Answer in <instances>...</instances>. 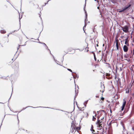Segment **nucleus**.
Wrapping results in <instances>:
<instances>
[{
	"instance_id": "nucleus-1",
	"label": "nucleus",
	"mask_w": 134,
	"mask_h": 134,
	"mask_svg": "<svg viewBox=\"0 0 134 134\" xmlns=\"http://www.w3.org/2000/svg\"><path fill=\"white\" fill-rule=\"evenodd\" d=\"M102 121H100L99 119H98L97 122H96V124H97V126L98 127V129L103 131H104V129L102 126Z\"/></svg>"
},
{
	"instance_id": "nucleus-2",
	"label": "nucleus",
	"mask_w": 134,
	"mask_h": 134,
	"mask_svg": "<svg viewBox=\"0 0 134 134\" xmlns=\"http://www.w3.org/2000/svg\"><path fill=\"white\" fill-rule=\"evenodd\" d=\"M121 28L123 31L125 33H127L129 31V26H128L126 25L124 27L121 26Z\"/></svg>"
},
{
	"instance_id": "nucleus-3",
	"label": "nucleus",
	"mask_w": 134,
	"mask_h": 134,
	"mask_svg": "<svg viewBox=\"0 0 134 134\" xmlns=\"http://www.w3.org/2000/svg\"><path fill=\"white\" fill-rule=\"evenodd\" d=\"M127 46V45H125L124 46L123 48V50L125 52H126L128 51V48Z\"/></svg>"
},
{
	"instance_id": "nucleus-4",
	"label": "nucleus",
	"mask_w": 134,
	"mask_h": 134,
	"mask_svg": "<svg viewBox=\"0 0 134 134\" xmlns=\"http://www.w3.org/2000/svg\"><path fill=\"white\" fill-rule=\"evenodd\" d=\"M125 40V44L126 45H127V46H129V44L128 43V42L129 41L128 38V37H127V38Z\"/></svg>"
},
{
	"instance_id": "nucleus-5",
	"label": "nucleus",
	"mask_w": 134,
	"mask_h": 134,
	"mask_svg": "<svg viewBox=\"0 0 134 134\" xmlns=\"http://www.w3.org/2000/svg\"><path fill=\"white\" fill-rule=\"evenodd\" d=\"M131 5V4H129L128 5L125 6L124 8H123L124 11L126 10Z\"/></svg>"
},
{
	"instance_id": "nucleus-6",
	"label": "nucleus",
	"mask_w": 134,
	"mask_h": 134,
	"mask_svg": "<svg viewBox=\"0 0 134 134\" xmlns=\"http://www.w3.org/2000/svg\"><path fill=\"white\" fill-rule=\"evenodd\" d=\"M131 5V4H129L128 5L125 6L124 8H123L124 11L126 10Z\"/></svg>"
},
{
	"instance_id": "nucleus-7",
	"label": "nucleus",
	"mask_w": 134,
	"mask_h": 134,
	"mask_svg": "<svg viewBox=\"0 0 134 134\" xmlns=\"http://www.w3.org/2000/svg\"><path fill=\"white\" fill-rule=\"evenodd\" d=\"M116 47L117 50H119V46H118V40L117 39H116Z\"/></svg>"
},
{
	"instance_id": "nucleus-8",
	"label": "nucleus",
	"mask_w": 134,
	"mask_h": 134,
	"mask_svg": "<svg viewBox=\"0 0 134 134\" xmlns=\"http://www.w3.org/2000/svg\"><path fill=\"white\" fill-rule=\"evenodd\" d=\"M85 7H84V9L85 11V14H86V19H85V21H86H86H87L86 20H87V13H86V11L85 10Z\"/></svg>"
},
{
	"instance_id": "nucleus-9",
	"label": "nucleus",
	"mask_w": 134,
	"mask_h": 134,
	"mask_svg": "<svg viewBox=\"0 0 134 134\" xmlns=\"http://www.w3.org/2000/svg\"><path fill=\"white\" fill-rule=\"evenodd\" d=\"M28 107H32L34 108H38V107H31V106H29V107H26V108H23L22 110H24L26 108H27Z\"/></svg>"
},
{
	"instance_id": "nucleus-10",
	"label": "nucleus",
	"mask_w": 134,
	"mask_h": 134,
	"mask_svg": "<svg viewBox=\"0 0 134 134\" xmlns=\"http://www.w3.org/2000/svg\"><path fill=\"white\" fill-rule=\"evenodd\" d=\"M6 32L4 30H0V32L2 34L5 33Z\"/></svg>"
},
{
	"instance_id": "nucleus-11",
	"label": "nucleus",
	"mask_w": 134,
	"mask_h": 134,
	"mask_svg": "<svg viewBox=\"0 0 134 134\" xmlns=\"http://www.w3.org/2000/svg\"><path fill=\"white\" fill-rule=\"evenodd\" d=\"M93 126L92 125L91 128V130L92 131V132L93 133V132H94V130L93 129Z\"/></svg>"
},
{
	"instance_id": "nucleus-12",
	"label": "nucleus",
	"mask_w": 134,
	"mask_h": 134,
	"mask_svg": "<svg viewBox=\"0 0 134 134\" xmlns=\"http://www.w3.org/2000/svg\"><path fill=\"white\" fill-rule=\"evenodd\" d=\"M123 100H124V102H123L122 105L125 106V105L126 104V101L124 99Z\"/></svg>"
},
{
	"instance_id": "nucleus-13",
	"label": "nucleus",
	"mask_w": 134,
	"mask_h": 134,
	"mask_svg": "<svg viewBox=\"0 0 134 134\" xmlns=\"http://www.w3.org/2000/svg\"><path fill=\"white\" fill-rule=\"evenodd\" d=\"M101 87L102 89H103V90H104V88H105V86H104V85L103 84L102 85L101 84Z\"/></svg>"
},
{
	"instance_id": "nucleus-14",
	"label": "nucleus",
	"mask_w": 134,
	"mask_h": 134,
	"mask_svg": "<svg viewBox=\"0 0 134 134\" xmlns=\"http://www.w3.org/2000/svg\"><path fill=\"white\" fill-rule=\"evenodd\" d=\"M80 129V128L79 127H76L75 128V131L76 130H79Z\"/></svg>"
},
{
	"instance_id": "nucleus-15",
	"label": "nucleus",
	"mask_w": 134,
	"mask_h": 134,
	"mask_svg": "<svg viewBox=\"0 0 134 134\" xmlns=\"http://www.w3.org/2000/svg\"><path fill=\"white\" fill-rule=\"evenodd\" d=\"M85 22H86V23H85L84 26L83 27V30L84 32H85V31L84 30V28H85L86 26V21Z\"/></svg>"
},
{
	"instance_id": "nucleus-16",
	"label": "nucleus",
	"mask_w": 134,
	"mask_h": 134,
	"mask_svg": "<svg viewBox=\"0 0 134 134\" xmlns=\"http://www.w3.org/2000/svg\"><path fill=\"white\" fill-rule=\"evenodd\" d=\"M96 119V118L94 116H93L92 120L95 121Z\"/></svg>"
},
{
	"instance_id": "nucleus-17",
	"label": "nucleus",
	"mask_w": 134,
	"mask_h": 134,
	"mask_svg": "<svg viewBox=\"0 0 134 134\" xmlns=\"http://www.w3.org/2000/svg\"><path fill=\"white\" fill-rule=\"evenodd\" d=\"M125 107V106H124V105H122V107H121V110L122 111H123L124 110V108Z\"/></svg>"
},
{
	"instance_id": "nucleus-18",
	"label": "nucleus",
	"mask_w": 134,
	"mask_h": 134,
	"mask_svg": "<svg viewBox=\"0 0 134 134\" xmlns=\"http://www.w3.org/2000/svg\"><path fill=\"white\" fill-rule=\"evenodd\" d=\"M93 55H94V59L95 60V61H96V58L95 54L94 53H93Z\"/></svg>"
},
{
	"instance_id": "nucleus-19",
	"label": "nucleus",
	"mask_w": 134,
	"mask_h": 134,
	"mask_svg": "<svg viewBox=\"0 0 134 134\" xmlns=\"http://www.w3.org/2000/svg\"><path fill=\"white\" fill-rule=\"evenodd\" d=\"M72 76L73 77H74V79H75L76 78V77L77 76L76 75H72Z\"/></svg>"
},
{
	"instance_id": "nucleus-20",
	"label": "nucleus",
	"mask_w": 134,
	"mask_h": 134,
	"mask_svg": "<svg viewBox=\"0 0 134 134\" xmlns=\"http://www.w3.org/2000/svg\"><path fill=\"white\" fill-rule=\"evenodd\" d=\"M124 11L123 8L122 9V10H120L119 11V12L120 13H121L122 12Z\"/></svg>"
},
{
	"instance_id": "nucleus-21",
	"label": "nucleus",
	"mask_w": 134,
	"mask_h": 134,
	"mask_svg": "<svg viewBox=\"0 0 134 134\" xmlns=\"http://www.w3.org/2000/svg\"><path fill=\"white\" fill-rule=\"evenodd\" d=\"M52 55V56H53V58H54V60L55 61V62H56V63H57V64H58V63H57V61L56 60H55V58H54V56H53V55Z\"/></svg>"
},
{
	"instance_id": "nucleus-22",
	"label": "nucleus",
	"mask_w": 134,
	"mask_h": 134,
	"mask_svg": "<svg viewBox=\"0 0 134 134\" xmlns=\"http://www.w3.org/2000/svg\"><path fill=\"white\" fill-rule=\"evenodd\" d=\"M99 132L98 131H97V132H96L94 133L93 132L92 133H93V134H99Z\"/></svg>"
},
{
	"instance_id": "nucleus-23",
	"label": "nucleus",
	"mask_w": 134,
	"mask_h": 134,
	"mask_svg": "<svg viewBox=\"0 0 134 134\" xmlns=\"http://www.w3.org/2000/svg\"><path fill=\"white\" fill-rule=\"evenodd\" d=\"M73 128H74V126L72 127V131H71V132H74V130H75V127H74V130H73Z\"/></svg>"
},
{
	"instance_id": "nucleus-24",
	"label": "nucleus",
	"mask_w": 134,
	"mask_h": 134,
	"mask_svg": "<svg viewBox=\"0 0 134 134\" xmlns=\"http://www.w3.org/2000/svg\"><path fill=\"white\" fill-rule=\"evenodd\" d=\"M67 70H68V71H70L71 72H72V70L70 69H67Z\"/></svg>"
},
{
	"instance_id": "nucleus-25",
	"label": "nucleus",
	"mask_w": 134,
	"mask_h": 134,
	"mask_svg": "<svg viewBox=\"0 0 134 134\" xmlns=\"http://www.w3.org/2000/svg\"><path fill=\"white\" fill-rule=\"evenodd\" d=\"M42 44H44L45 46L48 49V47L47 46H46V44L44 43H42Z\"/></svg>"
},
{
	"instance_id": "nucleus-26",
	"label": "nucleus",
	"mask_w": 134,
	"mask_h": 134,
	"mask_svg": "<svg viewBox=\"0 0 134 134\" xmlns=\"http://www.w3.org/2000/svg\"><path fill=\"white\" fill-rule=\"evenodd\" d=\"M122 126L123 127V130H125V127L124 126V125L123 124H122Z\"/></svg>"
},
{
	"instance_id": "nucleus-27",
	"label": "nucleus",
	"mask_w": 134,
	"mask_h": 134,
	"mask_svg": "<svg viewBox=\"0 0 134 134\" xmlns=\"http://www.w3.org/2000/svg\"><path fill=\"white\" fill-rule=\"evenodd\" d=\"M88 100H86V101L85 102L84 104H87V102H88Z\"/></svg>"
},
{
	"instance_id": "nucleus-28",
	"label": "nucleus",
	"mask_w": 134,
	"mask_h": 134,
	"mask_svg": "<svg viewBox=\"0 0 134 134\" xmlns=\"http://www.w3.org/2000/svg\"><path fill=\"white\" fill-rule=\"evenodd\" d=\"M106 64H108V65H109V68H110V64L109 63H106Z\"/></svg>"
},
{
	"instance_id": "nucleus-29",
	"label": "nucleus",
	"mask_w": 134,
	"mask_h": 134,
	"mask_svg": "<svg viewBox=\"0 0 134 134\" xmlns=\"http://www.w3.org/2000/svg\"><path fill=\"white\" fill-rule=\"evenodd\" d=\"M101 99L102 100H103L104 99V98L103 97H102V98H101Z\"/></svg>"
},
{
	"instance_id": "nucleus-30",
	"label": "nucleus",
	"mask_w": 134,
	"mask_h": 134,
	"mask_svg": "<svg viewBox=\"0 0 134 134\" xmlns=\"http://www.w3.org/2000/svg\"><path fill=\"white\" fill-rule=\"evenodd\" d=\"M19 30V29L18 30H14L13 32H12V33H13L14 32H15V31H18V30Z\"/></svg>"
},
{
	"instance_id": "nucleus-31",
	"label": "nucleus",
	"mask_w": 134,
	"mask_h": 134,
	"mask_svg": "<svg viewBox=\"0 0 134 134\" xmlns=\"http://www.w3.org/2000/svg\"><path fill=\"white\" fill-rule=\"evenodd\" d=\"M22 18V16L21 17V18H20V17H19V22H20V19L21 18Z\"/></svg>"
},
{
	"instance_id": "nucleus-32",
	"label": "nucleus",
	"mask_w": 134,
	"mask_h": 134,
	"mask_svg": "<svg viewBox=\"0 0 134 134\" xmlns=\"http://www.w3.org/2000/svg\"><path fill=\"white\" fill-rule=\"evenodd\" d=\"M129 92V90H128V91H126V93H128Z\"/></svg>"
},
{
	"instance_id": "nucleus-33",
	"label": "nucleus",
	"mask_w": 134,
	"mask_h": 134,
	"mask_svg": "<svg viewBox=\"0 0 134 134\" xmlns=\"http://www.w3.org/2000/svg\"><path fill=\"white\" fill-rule=\"evenodd\" d=\"M104 119V117H103V118H101V120H103V119Z\"/></svg>"
},
{
	"instance_id": "nucleus-34",
	"label": "nucleus",
	"mask_w": 134,
	"mask_h": 134,
	"mask_svg": "<svg viewBox=\"0 0 134 134\" xmlns=\"http://www.w3.org/2000/svg\"><path fill=\"white\" fill-rule=\"evenodd\" d=\"M120 70L121 71L122 70V68H121V67H120Z\"/></svg>"
},
{
	"instance_id": "nucleus-35",
	"label": "nucleus",
	"mask_w": 134,
	"mask_h": 134,
	"mask_svg": "<svg viewBox=\"0 0 134 134\" xmlns=\"http://www.w3.org/2000/svg\"><path fill=\"white\" fill-rule=\"evenodd\" d=\"M12 33H10L8 35H7L8 37L9 36V34H12Z\"/></svg>"
},
{
	"instance_id": "nucleus-36",
	"label": "nucleus",
	"mask_w": 134,
	"mask_h": 134,
	"mask_svg": "<svg viewBox=\"0 0 134 134\" xmlns=\"http://www.w3.org/2000/svg\"><path fill=\"white\" fill-rule=\"evenodd\" d=\"M96 97L97 98H98L99 97V96H96Z\"/></svg>"
},
{
	"instance_id": "nucleus-37",
	"label": "nucleus",
	"mask_w": 134,
	"mask_h": 134,
	"mask_svg": "<svg viewBox=\"0 0 134 134\" xmlns=\"http://www.w3.org/2000/svg\"><path fill=\"white\" fill-rule=\"evenodd\" d=\"M84 105L86 107V104H84Z\"/></svg>"
},
{
	"instance_id": "nucleus-38",
	"label": "nucleus",
	"mask_w": 134,
	"mask_h": 134,
	"mask_svg": "<svg viewBox=\"0 0 134 134\" xmlns=\"http://www.w3.org/2000/svg\"><path fill=\"white\" fill-rule=\"evenodd\" d=\"M73 124H72V125H71V128L72 127V126H73Z\"/></svg>"
},
{
	"instance_id": "nucleus-39",
	"label": "nucleus",
	"mask_w": 134,
	"mask_h": 134,
	"mask_svg": "<svg viewBox=\"0 0 134 134\" xmlns=\"http://www.w3.org/2000/svg\"><path fill=\"white\" fill-rule=\"evenodd\" d=\"M48 49V50H49V51H50V53L51 54V55H52V54L51 53V51H50V50L49 49Z\"/></svg>"
},
{
	"instance_id": "nucleus-40",
	"label": "nucleus",
	"mask_w": 134,
	"mask_h": 134,
	"mask_svg": "<svg viewBox=\"0 0 134 134\" xmlns=\"http://www.w3.org/2000/svg\"><path fill=\"white\" fill-rule=\"evenodd\" d=\"M75 93H76V94H75V97L76 96V90H75Z\"/></svg>"
},
{
	"instance_id": "nucleus-41",
	"label": "nucleus",
	"mask_w": 134,
	"mask_h": 134,
	"mask_svg": "<svg viewBox=\"0 0 134 134\" xmlns=\"http://www.w3.org/2000/svg\"><path fill=\"white\" fill-rule=\"evenodd\" d=\"M98 119H99V117H97V120H98Z\"/></svg>"
},
{
	"instance_id": "nucleus-42",
	"label": "nucleus",
	"mask_w": 134,
	"mask_h": 134,
	"mask_svg": "<svg viewBox=\"0 0 134 134\" xmlns=\"http://www.w3.org/2000/svg\"><path fill=\"white\" fill-rule=\"evenodd\" d=\"M97 9H99V7H97Z\"/></svg>"
},
{
	"instance_id": "nucleus-43",
	"label": "nucleus",
	"mask_w": 134,
	"mask_h": 134,
	"mask_svg": "<svg viewBox=\"0 0 134 134\" xmlns=\"http://www.w3.org/2000/svg\"><path fill=\"white\" fill-rule=\"evenodd\" d=\"M101 92H102L103 93V92L104 91H103V90H102V91H101Z\"/></svg>"
},
{
	"instance_id": "nucleus-44",
	"label": "nucleus",
	"mask_w": 134,
	"mask_h": 134,
	"mask_svg": "<svg viewBox=\"0 0 134 134\" xmlns=\"http://www.w3.org/2000/svg\"><path fill=\"white\" fill-rule=\"evenodd\" d=\"M39 43H42H42H42V42H39Z\"/></svg>"
},
{
	"instance_id": "nucleus-45",
	"label": "nucleus",
	"mask_w": 134,
	"mask_h": 134,
	"mask_svg": "<svg viewBox=\"0 0 134 134\" xmlns=\"http://www.w3.org/2000/svg\"><path fill=\"white\" fill-rule=\"evenodd\" d=\"M97 47H98V44H97Z\"/></svg>"
},
{
	"instance_id": "nucleus-46",
	"label": "nucleus",
	"mask_w": 134,
	"mask_h": 134,
	"mask_svg": "<svg viewBox=\"0 0 134 134\" xmlns=\"http://www.w3.org/2000/svg\"><path fill=\"white\" fill-rule=\"evenodd\" d=\"M110 112L111 113V109H110Z\"/></svg>"
},
{
	"instance_id": "nucleus-47",
	"label": "nucleus",
	"mask_w": 134,
	"mask_h": 134,
	"mask_svg": "<svg viewBox=\"0 0 134 134\" xmlns=\"http://www.w3.org/2000/svg\"><path fill=\"white\" fill-rule=\"evenodd\" d=\"M115 78L116 79V75H115Z\"/></svg>"
},
{
	"instance_id": "nucleus-48",
	"label": "nucleus",
	"mask_w": 134,
	"mask_h": 134,
	"mask_svg": "<svg viewBox=\"0 0 134 134\" xmlns=\"http://www.w3.org/2000/svg\"><path fill=\"white\" fill-rule=\"evenodd\" d=\"M86 0H85V6H86Z\"/></svg>"
},
{
	"instance_id": "nucleus-49",
	"label": "nucleus",
	"mask_w": 134,
	"mask_h": 134,
	"mask_svg": "<svg viewBox=\"0 0 134 134\" xmlns=\"http://www.w3.org/2000/svg\"><path fill=\"white\" fill-rule=\"evenodd\" d=\"M44 108H48V107H44Z\"/></svg>"
},
{
	"instance_id": "nucleus-50",
	"label": "nucleus",
	"mask_w": 134,
	"mask_h": 134,
	"mask_svg": "<svg viewBox=\"0 0 134 134\" xmlns=\"http://www.w3.org/2000/svg\"><path fill=\"white\" fill-rule=\"evenodd\" d=\"M88 51H89V50H87V52H88Z\"/></svg>"
},
{
	"instance_id": "nucleus-51",
	"label": "nucleus",
	"mask_w": 134,
	"mask_h": 134,
	"mask_svg": "<svg viewBox=\"0 0 134 134\" xmlns=\"http://www.w3.org/2000/svg\"><path fill=\"white\" fill-rule=\"evenodd\" d=\"M19 47L17 48V49H19Z\"/></svg>"
},
{
	"instance_id": "nucleus-52",
	"label": "nucleus",
	"mask_w": 134,
	"mask_h": 134,
	"mask_svg": "<svg viewBox=\"0 0 134 134\" xmlns=\"http://www.w3.org/2000/svg\"><path fill=\"white\" fill-rule=\"evenodd\" d=\"M96 114H95V115H94V116H96Z\"/></svg>"
},
{
	"instance_id": "nucleus-53",
	"label": "nucleus",
	"mask_w": 134,
	"mask_h": 134,
	"mask_svg": "<svg viewBox=\"0 0 134 134\" xmlns=\"http://www.w3.org/2000/svg\"><path fill=\"white\" fill-rule=\"evenodd\" d=\"M97 2H98V0L97 1Z\"/></svg>"
},
{
	"instance_id": "nucleus-54",
	"label": "nucleus",
	"mask_w": 134,
	"mask_h": 134,
	"mask_svg": "<svg viewBox=\"0 0 134 134\" xmlns=\"http://www.w3.org/2000/svg\"><path fill=\"white\" fill-rule=\"evenodd\" d=\"M26 132H27V130H26Z\"/></svg>"
},
{
	"instance_id": "nucleus-55",
	"label": "nucleus",
	"mask_w": 134,
	"mask_h": 134,
	"mask_svg": "<svg viewBox=\"0 0 134 134\" xmlns=\"http://www.w3.org/2000/svg\"><path fill=\"white\" fill-rule=\"evenodd\" d=\"M102 111H103L104 112V110H102Z\"/></svg>"
},
{
	"instance_id": "nucleus-56",
	"label": "nucleus",
	"mask_w": 134,
	"mask_h": 134,
	"mask_svg": "<svg viewBox=\"0 0 134 134\" xmlns=\"http://www.w3.org/2000/svg\"><path fill=\"white\" fill-rule=\"evenodd\" d=\"M104 44H103V46H104Z\"/></svg>"
},
{
	"instance_id": "nucleus-57",
	"label": "nucleus",
	"mask_w": 134,
	"mask_h": 134,
	"mask_svg": "<svg viewBox=\"0 0 134 134\" xmlns=\"http://www.w3.org/2000/svg\"><path fill=\"white\" fill-rule=\"evenodd\" d=\"M101 14V12H100V14Z\"/></svg>"
},
{
	"instance_id": "nucleus-58",
	"label": "nucleus",
	"mask_w": 134,
	"mask_h": 134,
	"mask_svg": "<svg viewBox=\"0 0 134 134\" xmlns=\"http://www.w3.org/2000/svg\"><path fill=\"white\" fill-rule=\"evenodd\" d=\"M108 67L109 68V65H108Z\"/></svg>"
},
{
	"instance_id": "nucleus-59",
	"label": "nucleus",
	"mask_w": 134,
	"mask_h": 134,
	"mask_svg": "<svg viewBox=\"0 0 134 134\" xmlns=\"http://www.w3.org/2000/svg\"><path fill=\"white\" fill-rule=\"evenodd\" d=\"M74 82L75 83V80H74Z\"/></svg>"
},
{
	"instance_id": "nucleus-60",
	"label": "nucleus",
	"mask_w": 134,
	"mask_h": 134,
	"mask_svg": "<svg viewBox=\"0 0 134 134\" xmlns=\"http://www.w3.org/2000/svg\"><path fill=\"white\" fill-rule=\"evenodd\" d=\"M95 1H96V0H94Z\"/></svg>"
},
{
	"instance_id": "nucleus-61",
	"label": "nucleus",
	"mask_w": 134,
	"mask_h": 134,
	"mask_svg": "<svg viewBox=\"0 0 134 134\" xmlns=\"http://www.w3.org/2000/svg\"><path fill=\"white\" fill-rule=\"evenodd\" d=\"M104 55V54H103V53H102V55Z\"/></svg>"
},
{
	"instance_id": "nucleus-62",
	"label": "nucleus",
	"mask_w": 134,
	"mask_h": 134,
	"mask_svg": "<svg viewBox=\"0 0 134 134\" xmlns=\"http://www.w3.org/2000/svg\"><path fill=\"white\" fill-rule=\"evenodd\" d=\"M125 57H126V58H127V57H126V56H125Z\"/></svg>"
},
{
	"instance_id": "nucleus-63",
	"label": "nucleus",
	"mask_w": 134,
	"mask_h": 134,
	"mask_svg": "<svg viewBox=\"0 0 134 134\" xmlns=\"http://www.w3.org/2000/svg\"><path fill=\"white\" fill-rule=\"evenodd\" d=\"M87 48H88V47H87Z\"/></svg>"
},
{
	"instance_id": "nucleus-64",
	"label": "nucleus",
	"mask_w": 134,
	"mask_h": 134,
	"mask_svg": "<svg viewBox=\"0 0 134 134\" xmlns=\"http://www.w3.org/2000/svg\"><path fill=\"white\" fill-rule=\"evenodd\" d=\"M101 17H102V15H101Z\"/></svg>"
}]
</instances>
